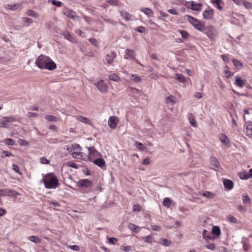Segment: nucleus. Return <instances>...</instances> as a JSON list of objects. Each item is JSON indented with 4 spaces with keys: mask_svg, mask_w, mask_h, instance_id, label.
Returning a JSON list of instances; mask_svg holds the SVG:
<instances>
[{
    "mask_svg": "<svg viewBox=\"0 0 252 252\" xmlns=\"http://www.w3.org/2000/svg\"><path fill=\"white\" fill-rule=\"evenodd\" d=\"M132 209L133 211L139 212L141 210V206L139 204L133 205L132 206Z\"/></svg>",
    "mask_w": 252,
    "mask_h": 252,
    "instance_id": "59",
    "label": "nucleus"
},
{
    "mask_svg": "<svg viewBox=\"0 0 252 252\" xmlns=\"http://www.w3.org/2000/svg\"><path fill=\"white\" fill-rule=\"evenodd\" d=\"M4 143L8 145L11 146H13L15 144V142L14 140L10 138H7L4 139Z\"/></svg>",
    "mask_w": 252,
    "mask_h": 252,
    "instance_id": "53",
    "label": "nucleus"
},
{
    "mask_svg": "<svg viewBox=\"0 0 252 252\" xmlns=\"http://www.w3.org/2000/svg\"><path fill=\"white\" fill-rule=\"evenodd\" d=\"M165 102L166 103H175V97L173 95H170L166 97Z\"/></svg>",
    "mask_w": 252,
    "mask_h": 252,
    "instance_id": "46",
    "label": "nucleus"
},
{
    "mask_svg": "<svg viewBox=\"0 0 252 252\" xmlns=\"http://www.w3.org/2000/svg\"><path fill=\"white\" fill-rule=\"evenodd\" d=\"M130 80L135 83H139L141 81L140 78L136 74L131 75Z\"/></svg>",
    "mask_w": 252,
    "mask_h": 252,
    "instance_id": "41",
    "label": "nucleus"
},
{
    "mask_svg": "<svg viewBox=\"0 0 252 252\" xmlns=\"http://www.w3.org/2000/svg\"><path fill=\"white\" fill-rule=\"evenodd\" d=\"M246 134L250 138H252V124H249L246 128Z\"/></svg>",
    "mask_w": 252,
    "mask_h": 252,
    "instance_id": "19",
    "label": "nucleus"
},
{
    "mask_svg": "<svg viewBox=\"0 0 252 252\" xmlns=\"http://www.w3.org/2000/svg\"><path fill=\"white\" fill-rule=\"evenodd\" d=\"M239 177L242 180H247L249 178L247 172L246 171L239 173Z\"/></svg>",
    "mask_w": 252,
    "mask_h": 252,
    "instance_id": "39",
    "label": "nucleus"
},
{
    "mask_svg": "<svg viewBox=\"0 0 252 252\" xmlns=\"http://www.w3.org/2000/svg\"><path fill=\"white\" fill-rule=\"evenodd\" d=\"M135 31H137L140 33H144L145 32V29L144 27L142 26H139L135 29Z\"/></svg>",
    "mask_w": 252,
    "mask_h": 252,
    "instance_id": "64",
    "label": "nucleus"
},
{
    "mask_svg": "<svg viewBox=\"0 0 252 252\" xmlns=\"http://www.w3.org/2000/svg\"><path fill=\"white\" fill-rule=\"evenodd\" d=\"M48 2H51L53 5L57 7H61L62 5V2L61 1L57 0H48Z\"/></svg>",
    "mask_w": 252,
    "mask_h": 252,
    "instance_id": "43",
    "label": "nucleus"
},
{
    "mask_svg": "<svg viewBox=\"0 0 252 252\" xmlns=\"http://www.w3.org/2000/svg\"><path fill=\"white\" fill-rule=\"evenodd\" d=\"M94 163L101 168H102L103 166H105L106 164L105 160L102 158L95 159L94 160Z\"/></svg>",
    "mask_w": 252,
    "mask_h": 252,
    "instance_id": "15",
    "label": "nucleus"
},
{
    "mask_svg": "<svg viewBox=\"0 0 252 252\" xmlns=\"http://www.w3.org/2000/svg\"><path fill=\"white\" fill-rule=\"evenodd\" d=\"M175 76V79L180 82L184 83L185 81V77L182 74L177 73Z\"/></svg>",
    "mask_w": 252,
    "mask_h": 252,
    "instance_id": "42",
    "label": "nucleus"
},
{
    "mask_svg": "<svg viewBox=\"0 0 252 252\" xmlns=\"http://www.w3.org/2000/svg\"><path fill=\"white\" fill-rule=\"evenodd\" d=\"M210 159L211 164L213 166L217 168L220 166V162L216 157H211Z\"/></svg>",
    "mask_w": 252,
    "mask_h": 252,
    "instance_id": "18",
    "label": "nucleus"
},
{
    "mask_svg": "<svg viewBox=\"0 0 252 252\" xmlns=\"http://www.w3.org/2000/svg\"><path fill=\"white\" fill-rule=\"evenodd\" d=\"M88 150L89 151V155H94L97 152L94 147L92 146L90 147H88Z\"/></svg>",
    "mask_w": 252,
    "mask_h": 252,
    "instance_id": "51",
    "label": "nucleus"
},
{
    "mask_svg": "<svg viewBox=\"0 0 252 252\" xmlns=\"http://www.w3.org/2000/svg\"><path fill=\"white\" fill-rule=\"evenodd\" d=\"M227 219L229 222H230L232 223H234V224L238 223V220L237 219V218L232 216H231V215L228 216L227 217Z\"/></svg>",
    "mask_w": 252,
    "mask_h": 252,
    "instance_id": "44",
    "label": "nucleus"
},
{
    "mask_svg": "<svg viewBox=\"0 0 252 252\" xmlns=\"http://www.w3.org/2000/svg\"><path fill=\"white\" fill-rule=\"evenodd\" d=\"M89 41L95 46H97L98 44L97 40L94 38H90L89 39Z\"/></svg>",
    "mask_w": 252,
    "mask_h": 252,
    "instance_id": "60",
    "label": "nucleus"
},
{
    "mask_svg": "<svg viewBox=\"0 0 252 252\" xmlns=\"http://www.w3.org/2000/svg\"><path fill=\"white\" fill-rule=\"evenodd\" d=\"M178 32L181 34L182 37L184 39H187L189 36V32H188L186 31L178 30Z\"/></svg>",
    "mask_w": 252,
    "mask_h": 252,
    "instance_id": "37",
    "label": "nucleus"
},
{
    "mask_svg": "<svg viewBox=\"0 0 252 252\" xmlns=\"http://www.w3.org/2000/svg\"><path fill=\"white\" fill-rule=\"evenodd\" d=\"M223 185L225 188L230 190L233 188L234 183L230 180L225 179L223 180Z\"/></svg>",
    "mask_w": 252,
    "mask_h": 252,
    "instance_id": "16",
    "label": "nucleus"
},
{
    "mask_svg": "<svg viewBox=\"0 0 252 252\" xmlns=\"http://www.w3.org/2000/svg\"><path fill=\"white\" fill-rule=\"evenodd\" d=\"M128 227L132 231L137 233L139 230H138V227L134 224L130 223L128 225Z\"/></svg>",
    "mask_w": 252,
    "mask_h": 252,
    "instance_id": "35",
    "label": "nucleus"
},
{
    "mask_svg": "<svg viewBox=\"0 0 252 252\" xmlns=\"http://www.w3.org/2000/svg\"><path fill=\"white\" fill-rule=\"evenodd\" d=\"M28 240L36 244L40 243L42 240V239L38 237L33 235L29 237Z\"/></svg>",
    "mask_w": 252,
    "mask_h": 252,
    "instance_id": "22",
    "label": "nucleus"
},
{
    "mask_svg": "<svg viewBox=\"0 0 252 252\" xmlns=\"http://www.w3.org/2000/svg\"><path fill=\"white\" fill-rule=\"evenodd\" d=\"M18 142L19 144L21 146H28L29 145V143L27 141H26L24 139H19Z\"/></svg>",
    "mask_w": 252,
    "mask_h": 252,
    "instance_id": "54",
    "label": "nucleus"
},
{
    "mask_svg": "<svg viewBox=\"0 0 252 252\" xmlns=\"http://www.w3.org/2000/svg\"><path fill=\"white\" fill-rule=\"evenodd\" d=\"M136 57V54L134 51L132 50L126 49L125 51V54L124 55V58L125 59H131L135 60Z\"/></svg>",
    "mask_w": 252,
    "mask_h": 252,
    "instance_id": "10",
    "label": "nucleus"
},
{
    "mask_svg": "<svg viewBox=\"0 0 252 252\" xmlns=\"http://www.w3.org/2000/svg\"><path fill=\"white\" fill-rule=\"evenodd\" d=\"M121 16L126 21H129L130 19V15L127 12L121 11Z\"/></svg>",
    "mask_w": 252,
    "mask_h": 252,
    "instance_id": "36",
    "label": "nucleus"
},
{
    "mask_svg": "<svg viewBox=\"0 0 252 252\" xmlns=\"http://www.w3.org/2000/svg\"><path fill=\"white\" fill-rule=\"evenodd\" d=\"M45 118L48 121L54 122H58L59 120V119L58 117L50 115H48L46 116Z\"/></svg>",
    "mask_w": 252,
    "mask_h": 252,
    "instance_id": "27",
    "label": "nucleus"
},
{
    "mask_svg": "<svg viewBox=\"0 0 252 252\" xmlns=\"http://www.w3.org/2000/svg\"><path fill=\"white\" fill-rule=\"evenodd\" d=\"M212 233L216 236H219L221 233L220 228L217 226H214L212 229Z\"/></svg>",
    "mask_w": 252,
    "mask_h": 252,
    "instance_id": "28",
    "label": "nucleus"
},
{
    "mask_svg": "<svg viewBox=\"0 0 252 252\" xmlns=\"http://www.w3.org/2000/svg\"><path fill=\"white\" fill-rule=\"evenodd\" d=\"M94 84L101 93H104L107 91V85L103 80H100Z\"/></svg>",
    "mask_w": 252,
    "mask_h": 252,
    "instance_id": "5",
    "label": "nucleus"
},
{
    "mask_svg": "<svg viewBox=\"0 0 252 252\" xmlns=\"http://www.w3.org/2000/svg\"><path fill=\"white\" fill-rule=\"evenodd\" d=\"M109 79L110 80L118 82L120 80V78L116 74H111L109 75Z\"/></svg>",
    "mask_w": 252,
    "mask_h": 252,
    "instance_id": "33",
    "label": "nucleus"
},
{
    "mask_svg": "<svg viewBox=\"0 0 252 252\" xmlns=\"http://www.w3.org/2000/svg\"><path fill=\"white\" fill-rule=\"evenodd\" d=\"M63 35L65 38L68 40L70 42H74L75 41L74 38L67 31L64 32L63 33Z\"/></svg>",
    "mask_w": 252,
    "mask_h": 252,
    "instance_id": "21",
    "label": "nucleus"
},
{
    "mask_svg": "<svg viewBox=\"0 0 252 252\" xmlns=\"http://www.w3.org/2000/svg\"><path fill=\"white\" fill-rule=\"evenodd\" d=\"M213 15V10L210 7H208L203 12V18L206 20L211 19Z\"/></svg>",
    "mask_w": 252,
    "mask_h": 252,
    "instance_id": "9",
    "label": "nucleus"
},
{
    "mask_svg": "<svg viewBox=\"0 0 252 252\" xmlns=\"http://www.w3.org/2000/svg\"><path fill=\"white\" fill-rule=\"evenodd\" d=\"M161 244L163 246H169L171 244V242L167 239L162 238L161 239Z\"/></svg>",
    "mask_w": 252,
    "mask_h": 252,
    "instance_id": "50",
    "label": "nucleus"
},
{
    "mask_svg": "<svg viewBox=\"0 0 252 252\" xmlns=\"http://www.w3.org/2000/svg\"><path fill=\"white\" fill-rule=\"evenodd\" d=\"M189 120L190 125L193 127H196L197 124L196 121L192 114H189Z\"/></svg>",
    "mask_w": 252,
    "mask_h": 252,
    "instance_id": "24",
    "label": "nucleus"
},
{
    "mask_svg": "<svg viewBox=\"0 0 252 252\" xmlns=\"http://www.w3.org/2000/svg\"><path fill=\"white\" fill-rule=\"evenodd\" d=\"M83 153L80 152H74L72 153V156L73 158L82 159Z\"/></svg>",
    "mask_w": 252,
    "mask_h": 252,
    "instance_id": "23",
    "label": "nucleus"
},
{
    "mask_svg": "<svg viewBox=\"0 0 252 252\" xmlns=\"http://www.w3.org/2000/svg\"><path fill=\"white\" fill-rule=\"evenodd\" d=\"M201 195L206 197V198H207L208 199H212L213 198L214 196H215V194L210 192V191H205L204 192H203Z\"/></svg>",
    "mask_w": 252,
    "mask_h": 252,
    "instance_id": "30",
    "label": "nucleus"
},
{
    "mask_svg": "<svg viewBox=\"0 0 252 252\" xmlns=\"http://www.w3.org/2000/svg\"><path fill=\"white\" fill-rule=\"evenodd\" d=\"M12 169L16 173H18L20 175H21L22 173L19 169V167L17 165L15 164H13L12 165Z\"/></svg>",
    "mask_w": 252,
    "mask_h": 252,
    "instance_id": "56",
    "label": "nucleus"
},
{
    "mask_svg": "<svg viewBox=\"0 0 252 252\" xmlns=\"http://www.w3.org/2000/svg\"><path fill=\"white\" fill-rule=\"evenodd\" d=\"M27 14L28 15L34 18H36L38 16V14L35 11L32 10H28L27 12Z\"/></svg>",
    "mask_w": 252,
    "mask_h": 252,
    "instance_id": "48",
    "label": "nucleus"
},
{
    "mask_svg": "<svg viewBox=\"0 0 252 252\" xmlns=\"http://www.w3.org/2000/svg\"><path fill=\"white\" fill-rule=\"evenodd\" d=\"M5 118L2 117L0 122V126L2 127L8 128L9 125L8 123L4 121Z\"/></svg>",
    "mask_w": 252,
    "mask_h": 252,
    "instance_id": "40",
    "label": "nucleus"
},
{
    "mask_svg": "<svg viewBox=\"0 0 252 252\" xmlns=\"http://www.w3.org/2000/svg\"><path fill=\"white\" fill-rule=\"evenodd\" d=\"M243 202L245 204H248L250 203V198L247 195H243L242 196Z\"/></svg>",
    "mask_w": 252,
    "mask_h": 252,
    "instance_id": "49",
    "label": "nucleus"
},
{
    "mask_svg": "<svg viewBox=\"0 0 252 252\" xmlns=\"http://www.w3.org/2000/svg\"><path fill=\"white\" fill-rule=\"evenodd\" d=\"M40 161L42 164H48L50 163V160L45 157H41L40 158Z\"/></svg>",
    "mask_w": 252,
    "mask_h": 252,
    "instance_id": "58",
    "label": "nucleus"
},
{
    "mask_svg": "<svg viewBox=\"0 0 252 252\" xmlns=\"http://www.w3.org/2000/svg\"><path fill=\"white\" fill-rule=\"evenodd\" d=\"M22 20L25 23H28V24H30L33 22L32 19L31 18H28V17L23 18Z\"/></svg>",
    "mask_w": 252,
    "mask_h": 252,
    "instance_id": "61",
    "label": "nucleus"
},
{
    "mask_svg": "<svg viewBox=\"0 0 252 252\" xmlns=\"http://www.w3.org/2000/svg\"><path fill=\"white\" fill-rule=\"evenodd\" d=\"M206 248L210 250H214L216 248V246L213 243H210L206 246Z\"/></svg>",
    "mask_w": 252,
    "mask_h": 252,
    "instance_id": "63",
    "label": "nucleus"
},
{
    "mask_svg": "<svg viewBox=\"0 0 252 252\" xmlns=\"http://www.w3.org/2000/svg\"><path fill=\"white\" fill-rule=\"evenodd\" d=\"M118 122L119 120L115 116L110 117L108 121V126L112 129L116 128Z\"/></svg>",
    "mask_w": 252,
    "mask_h": 252,
    "instance_id": "8",
    "label": "nucleus"
},
{
    "mask_svg": "<svg viewBox=\"0 0 252 252\" xmlns=\"http://www.w3.org/2000/svg\"><path fill=\"white\" fill-rule=\"evenodd\" d=\"M135 145L137 149L140 150L144 151L146 149V147L143 144L138 141L135 143Z\"/></svg>",
    "mask_w": 252,
    "mask_h": 252,
    "instance_id": "45",
    "label": "nucleus"
},
{
    "mask_svg": "<svg viewBox=\"0 0 252 252\" xmlns=\"http://www.w3.org/2000/svg\"><path fill=\"white\" fill-rule=\"evenodd\" d=\"M189 3H190V7H189V8L195 11H199L201 8L199 6H201V4L200 3H195L193 1H191L189 2Z\"/></svg>",
    "mask_w": 252,
    "mask_h": 252,
    "instance_id": "17",
    "label": "nucleus"
},
{
    "mask_svg": "<svg viewBox=\"0 0 252 252\" xmlns=\"http://www.w3.org/2000/svg\"><path fill=\"white\" fill-rule=\"evenodd\" d=\"M117 54L115 52H112L110 54H107L105 59L108 64H111L113 62L114 59L116 58Z\"/></svg>",
    "mask_w": 252,
    "mask_h": 252,
    "instance_id": "11",
    "label": "nucleus"
},
{
    "mask_svg": "<svg viewBox=\"0 0 252 252\" xmlns=\"http://www.w3.org/2000/svg\"><path fill=\"white\" fill-rule=\"evenodd\" d=\"M35 64L41 69L52 70L56 68V64L49 57L41 55L37 59Z\"/></svg>",
    "mask_w": 252,
    "mask_h": 252,
    "instance_id": "1",
    "label": "nucleus"
},
{
    "mask_svg": "<svg viewBox=\"0 0 252 252\" xmlns=\"http://www.w3.org/2000/svg\"><path fill=\"white\" fill-rule=\"evenodd\" d=\"M41 182L44 183L45 188L48 189H56L59 185V180L53 173L43 175Z\"/></svg>",
    "mask_w": 252,
    "mask_h": 252,
    "instance_id": "2",
    "label": "nucleus"
},
{
    "mask_svg": "<svg viewBox=\"0 0 252 252\" xmlns=\"http://www.w3.org/2000/svg\"><path fill=\"white\" fill-rule=\"evenodd\" d=\"M15 194L18 193L14 190L8 189H0V196H11Z\"/></svg>",
    "mask_w": 252,
    "mask_h": 252,
    "instance_id": "6",
    "label": "nucleus"
},
{
    "mask_svg": "<svg viewBox=\"0 0 252 252\" xmlns=\"http://www.w3.org/2000/svg\"><path fill=\"white\" fill-rule=\"evenodd\" d=\"M219 139L221 143H223L225 146H228L229 145V139L225 134L221 133L219 135Z\"/></svg>",
    "mask_w": 252,
    "mask_h": 252,
    "instance_id": "13",
    "label": "nucleus"
},
{
    "mask_svg": "<svg viewBox=\"0 0 252 252\" xmlns=\"http://www.w3.org/2000/svg\"><path fill=\"white\" fill-rule=\"evenodd\" d=\"M207 231L205 229L203 230L202 232V236L203 239H204L205 240H214L215 237L213 236H212L211 234L207 235Z\"/></svg>",
    "mask_w": 252,
    "mask_h": 252,
    "instance_id": "25",
    "label": "nucleus"
},
{
    "mask_svg": "<svg viewBox=\"0 0 252 252\" xmlns=\"http://www.w3.org/2000/svg\"><path fill=\"white\" fill-rule=\"evenodd\" d=\"M76 118L78 121L83 122L85 124H89L90 122V120L89 119L84 116H77L76 117Z\"/></svg>",
    "mask_w": 252,
    "mask_h": 252,
    "instance_id": "26",
    "label": "nucleus"
},
{
    "mask_svg": "<svg viewBox=\"0 0 252 252\" xmlns=\"http://www.w3.org/2000/svg\"><path fill=\"white\" fill-rule=\"evenodd\" d=\"M120 249L121 250L125 252H128L129 251H130V250L131 249V247L129 246H121L120 247Z\"/></svg>",
    "mask_w": 252,
    "mask_h": 252,
    "instance_id": "55",
    "label": "nucleus"
},
{
    "mask_svg": "<svg viewBox=\"0 0 252 252\" xmlns=\"http://www.w3.org/2000/svg\"><path fill=\"white\" fill-rule=\"evenodd\" d=\"M144 241L146 243L151 244L154 241V238L151 235H148L144 238Z\"/></svg>",
    "mask_w": 252,
    "mask_h": 252,
    "instance_id": "52",
    "label": "nucleus"
},
{
    "mask_svg": "<svg viewBox=\"0 0 252 252\" xmlns=\"http://www.w3.org/2000/svg\"><path fill=\"white\" fill-rule=\"evenodd\" d=\"M141 11L147 16H150L153 14L152 10L149 8H143Z\"/></svg>",
    "mask_w": 252,
    "mask_h": 252,
    "instance_id": "32",
    "label": "nucleus"
},
{
    "mask_svg": "<svg viewBox=\"0 0 252 252\" xmlns=\"http://www.w3.org/2000/svg\"><path fill=\"white\" fill-rule=\"evenodd\" d=\"M151 228L153 230L157 231H158L160 230V226L157 225L153 224H151Z\"/></svg>",
    "mask_w": 252,
    "mask_h": 252,
    "instance_id": "62",
    "label": "nucleus"
},
{
    "mask_svg": "<svg viewBox=\"0 0 252 252\" xmlns=\"http://www.w3.org/2000/svg\"><path fill=\"white\" fill-rule=\"evenodd\" d=\"M212 3L218 9L220 10H222V7L220 5L221 3H222V0H213Z\"/></svg>",
    "mask_w": 252,
    "mask_h": 252,
    "instance_id": "31",
    "label": "nucleus"
},
{
    "mask_svg": "<svg viewBox=\"0 0 252 252\" xmlns=\"http://www.w3.org/2000/svg\"><path fill=\"white\" fill-rule=\"evenodd\" d=\"M243 245L244 250L246 251H248L250 249L249 244V239L247 238H243L242 241Z\"/></svg>",
    "mask_w": 252,
    "mask_h": 252,
    "instance_id": "20",
    "label": "nucleus"
},
{
    "mask_svg": "<svg viewBox=\"0 0 252 252\" xmlns=\"http://www.w3.org/2000/svg\"><path fill=\"white\" fill-rule=\"evenodd\" d=\"M92 182L87 179L80 180L78 182V186L80 188H88L92 187Z\"/></svg>",
    "mask_w": 252,
    "mask_h": 252,
    "instance_id": "7",
    "label": "nucleus"
},
{
    "mask_svg": "<svg viewBox=\"0 0 252 252\" xmlns=\"http://www.w3.org/2000/svg\"><path fill=\"white\" fill-rule=\"evenodd\" d=\"M247 81L243 79L240 77H237L235 80V84L240 88H243L246 84Z\"/></svg>",
    "mask_w": 252,
    "mask_h": 252,
    "instance_id": "14",
    "label": "nucleus"
},
{
    "mask_svg": "<svg viewBox=\"0 0 252 252\" xmlns=\"http://www.w3.org/2000/svg\"><path fill=\"white\" fill-rule=\"evenodd\" d=\"M211 40H215L217 36L216 32L213 29V27H210L208 29L205 28L203 32Z\"/></svg>",
    "mask_w": 252,
    "mask_h": 252,
    "instance_id": "4",
    "label": "nucleus"
},
{
    "mask_svg": "<svg viewBox=\"0 0 252 252\" xmlns=\"http://www.w3.org/2000/svg\"><path fill=\"white\" fill-rule=\"evenodd\" d=\"M63 12L64 15L69 18L73 19L76 16V13L74 11L68 8H64L63 10Z\"/></svg>",
    "mask_w": 252,
    "mask_h": 252,
    "instance_id": "12",
    "label": "nucleus"
},
{
    "mask_svg": "<svg viewBox=\"0 0 252 252\" xmlns=\"http://www.w3.org/2000/svg\"><path fill=\"white\" fill-rule=\"evenodd\" d=\"M232 62L234 66L236 67L239 68L242 66V63L239 60L233 59L232 60Z\"/></svg>",
    "mask_w": 252,
    "mask_h": 252,
    "instance_id": "47",
    "label": "nucleus"
},
{
    "mask_svg": "<svg viewBox=\"0 0 252 252\" xmlns=\"http://www.w3.org/2000/svg\"><path fill=\"white\" fill-rule=\"evenodd\" d=\"M162 203L163 206L169 208L171 205V200L169 198L165 197L163 199Z\"/></svg>",
    "mask_w": 252,
    "mask_h": 252,
    "instance_id": "38",
    "label": "nucleus"
},
{
    "mask_svg": "<svg viewBox=\"0 0 252 252\" xmlns=\"http://www.w3.org/2000/svg\"><path fill=\"white\" fill-rule=\"evenodd\" d=\"M186 16L188 21L196 30L200 32H203L205 30L204 24H202L199 21L190 15H186Z\"/></svg>",
    "mask_w": 252,
    "mask_h": 252,
    "instance_id": "3",
    "label": "nucleus"
},
{
    "mask_svg": "<svg viewBox=\"0 0 252 252\" xmlns=\"http://www.w3.org/2000/svg\"><path fill=\"white\" fill-rule=\"evenodd\" d=\"M49 204L52 205L53 206H54L56 210H59V209L57 208L58 207L60 206V205L59 203L57 201H51L49 202Z\"/></svg>",
    "mask_w": 252,
    "mask_h": 252,
    "instance_id": "57",
    "label": "nucleus"
},
{
    "mask_svg": "<svg viewBox=\"0 0 252 252\" xmlns=\"http://www.w3.org/2000/svg\"><path fill=\"white\" fill-rule=\"evenodd\" d=\"M5 118L4 121L9 123H12L16 121V118L13 116L11 115L8 117H4Z\"/></svg>",
    "mask_w": 252,
    "mask_h": 252,
    "instance_id": "34",
    "label": "nucleus"
},
{
    "mask_svg": "<svg viewBox=\"0 0 252 252\" xmlns=\"http://www.w3.org/2000/svg\"><path fill=\"white\" fill-rule=\"evenodd\" d=\"M19 6H20V5L18 3L7 4L5 6V8L8 10H15L18 9V8L19 7Z\"/></svg>",
    "mask_w": 252,
    "mask_h": 252,
    "instance_id": "29",
    "label": "nucleus"
}]
</instances>
